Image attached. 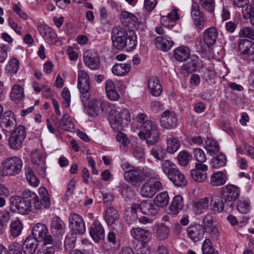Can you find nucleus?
Listing matches in <instances>:
<instances>
[{"label":"nucleus","mask_w":254,"mask_h":254,"mask_svg":"<svg viewBox=\"0 0 254 254\" xmlns=\"http://www.w3.org/2000/svg\"><path fill=\"white\" fill-rule=\"evenodd\" d=\"M39 193L42 202L36 193L30 190H25L22 196H14L10 198V209L12 211L21 214H27L30 212L37 213L43 206L49 208L51 202L48 190L45 188L39 189Z\"/></svg>","instance_id":"obj_1"},{"label":"nucleus","mask_w":254,"mask_h":254,"mask_svg":"<svg viewBox=\"0 0 254 254\" xmlns=\"http://www.w3.org/2000/svg\"><path fill=\"white\" fill-rule=\"evenodd\" d=\"M109 120L112 128L119 131L129 122L130 114L127 109H112L109 112Z\"/></svg>","instance_id":"obj_2"},{"label":"nucleus","mask_w":254,"mask_h":254,"mask_svg":"<svg viewBox=\"0 0 254 254\" xmlns=\"http://www.w3.org/2000/svg\"><path fill=\"white\" fill-rule=\"evenodd\" d=\"M141 139L146 140V143L153 145L159 141V132L156 124L151 120H146L140 127L138 134Z\"/></svg>","instance_id":"obj_3"},{"label":"nucleus","mask_w":254,"mask_h":254,"mask_svg":"<svg viewBox=\"0 0 254 254\" xmlns=\"http://www.w3.org/2000/svg\"><path fill=\"white\" fill-rule=\"evenodd\" d=\"M89 79L90 77L87 71L83 69L78 70L77 87L81 94V100L83 103L87 101L90 97Z\"/></svg>","instance_id":"obj_4"},{"label":"nucleus","mask_w":254,"mask_h":254,"mask_svg":"<svg viewBox=\"0 0 254 254\" xmlns=\"http://www.w3.org/2000/svg\"><path fill=\"white\" fill-rule=\"evenodd\" d=\"M2 165V175L12 176L20 173L22 167V161L17 157H12L4 160Z\"/></svg>","instance_id":"obj_5"},{"label":"nucleus","mask_w":254,"mask_h":254,"mask_svg":"<svg viewBox=\"0 0 254 254\" xmlns=\"http://www.w3.org/2000/svg\"><path fill=\"white\" fill-rule=\"evenodd\" d=\"M26 130L23 126H18L11 132L8 139V144L12 149L18 150L21 146L26 136Z\"/></svg>","instance_id":"obj_6"},{"label":"nucleus","mask_w":254,"mask_h":254,"mask_svg":"<svg viewBox=\"0 0 254 254\" xmlns=\"http://www.w3.org/2000/svg\"><path fill=\"white\" fill-rule=\"evenodd\" d=\"M162 189L163 186L161 182L149 180L145 182L141 187L140 193L143 197L150 198Z\"/></svg>","instance_id":"obj_7"},{"label":"nucleus","mask_w":254,"mask_h":254,"mask_svg":"<svg viewBox=\"0 0 254 254\" xmlns=\"http://www.w3.org/2000/svg\"><path fill=\"white\" fill-rule=\"evenodd\" d=\"M120 215L118 211L109 206L105 212V219L108 225L115 231L121 232L123 229L122 223L120 221Z\"/></svg>","instance_id":"obj_8"},{"label":"nucleus","mask_w":254,"mask_h":254,"mask_svg":"<svg viewBox=\"0 0 254 254\" xmlns=\"http://www.w3.org/2000/svg\"><path fill=\"white\" fill-rule=\"evenodd\" d=\"M128 32H126L123 28L114 27L112 30L111 38L113 46L118 50L124 49V46L127 45L124 41L127 40Z\"/></svg>","instance_id":"obj_9"},{"label":"nucleus","mask_w":254,"mask_h":254,"mask_svg":"<svg viewBox=\"0 0 254 254\" xmlns=\"http://www.w3.org/2000/svg\"><path fill=\"white\" fill-rule=\"evenodd\" d=\"M69 227L72 234H83L85 232V226L82 217L78 214L71 213L68 218Z\"/></svg>","instance_id":"obj_10"},{"label":"nucleus","mask_w":254,"mask_h":254,"mask_svg":"<svg viewBox=\"0 0 254 254\" xmlns=\"http://www.w3.org/2000/svg\"><path fill=\"white\" fill-rule=\"evenodd\" d=\"M240 189L236 186L229 184L221 190V198L225 203L236 201L239 197Z\"/></svg>","instance_id":"obj_11"},{"label":"nucleus","mask_w":254,"mask_h":254,"mask_svg":"<svg viewBox=\"0 0 254 254\" xmlns=\"http://www.w3.org/2000/svg\"><path fill=\"white\" fill-rule=\"evenodd\" d=\"M238 47L243 59L254 62V42L246 39L241 40Z\"/></svg>","instance_id":"obj_12"},{"label":"nucleus","mask_w":254,"mask_h":254,"mask_svg":"<svg viewBox=\"0 0 254 254\" xmlns=\"http://www.w3.org/2000/svg\"><path fill=\"white\" fill-rule=\"evenodd\" d=\"M181 18V13L177 8H174L167 15L162 16L160 22L163 26L171 29L173 27Z\"/></svg>","instance_id":"obj_13"},{"label":"nucleus","mask_w":254,"mask_h":254,"mask_svg":"<svg viewBox=\"0 0 254 254\" xmlns=\"http://www.w3.org/2000/svg\"><path fill=\"white\" fill-rule=\"evenodd\" d=\"M83 62L85 65L91 70L98 69L100 67L99 56L92 50H87L84 53Z\"/></svg>","instance_id":"obj_14"},{"label":"nucleus","mask_w":254,"mask_h":254,"mask_svg":"<svg viewBox=\"0 0 254 254\" xmlns=\"http://www.w3.org/2000/svg\"><path fill=\"white\" fill-rule=\"evenodd\" d=\"M124 178L132 185H135L144 179L142 171L136 167L128 171H126L124 173Z\"/></svg>","instance_id":"obj_15"},{"label":"nucleus","mask_w":254,"mask_h":254,"mask_svg":"<svg viewBox=\"0 0 254 254\" xmlns=\"http://www.w3.org/2000/svg\"><path fill=\"white\" fill-rule=\"evenodd\" d=\"M195 167L191 171V178L196 182H203L207 178L208 166L205 164H195Z\"/></svg>","instance_id":"obj_16"},{"label":"nucleus","mask_w":254,"mask_h":254,"mask_svg":"<svg viewBox=\"0 0 254 254\" xmlns=\"http://www.w3.org/2000/svg\"><path fill=\"white\" fill-rule=\"evenodd\" d=\"M37 29L40 35L48 44H52L57 42V34L49 26L42 24L39 25Z\"/></svg>","instance_id":"obj_17"},{"label":"nucleus","mask_w":254,"mask_h":254,"mask_svg":"<svg viewBox=\"0 0 254 254\" xmlns=\"http://www.w3.org/2000/svg\"><path fill=\"white\" fill-rule=\"evenodd\" d=\"M187 234L191 241L197 242L203 239L204 229L199 224L191 225L188 228Z\"/></svg>","instance_id":"obj_18"},{"label":"nucleus","mask_w":254,"mask_h":254,"mask_svg":"<svg viewBox=\"0 0 254 254\" xmlns=\"http://www.w3.org/2000/svg\"><path fill=\"white\" fill-rule=\"evenodd\" d=\"M177 119L173 113L166 111L163 113L160 120L161 126L165 129H171L176 127Z\"/></svg>","instance_id":"obj_19"},{"label":"nucleus","mask_w":254,"mask_h":254,"mask_svg":"<svg viewBox=\"0 0 254 254\" xmlns=\"http://www.w3.org/2000/svg\"><path fill=\"white\" fill-rule=\"evenodd\" d=\"M90 235L95 242H98L105 238V231L101 222L95 220L90 227Z\"/></svg>","instance_id":"obj_20"},{"label":"nucleus","mask_w":254,"mask_h":254,"mask_svg":"<svg viewBox=\"0 0 254 254\" xmlns=\"http://www.w3.org/2000/svg\"><path fill=\"white\" fill-rule=\"evenodd\" d=\"M50 230L54 235L60 237L65 232V225L59 217L55 216L51 221Z\"/></svg>","instance_id":"obj_21"},{"label":"nucleus","mask_w":254,"mask_h":254,"mask_svg":"<svg viewBox=\"0 0 254 254\" xmlns=\"http://www.w3.org/2000/svg\"><path fill=\"white\" fill-rule=\"evenodd\" d=\"M204 229L209 232L210 237L215 240L218 239L220 235L218 227L213 224V219L210 216H205L203 219Z\"/></svg>","instance_id":"obj_22"},{"label":"nucleus","mask_w":254,"mask_h":254,"mask_svg":"<svg viewBox=\"0 0 254 254\" xmlns=\"http://www.w3.org/2000/svg\"><path fill=\"white\" fill-rule=\"evenodd\" d=\"M121 21L125 26L129 28H135L138 26L137 18L133 14L127 11L121 13Z\"/></svg>","instance_id":"obj_23"},{"label":"nucleus","mask_w":254,"mask_h":254,"mask_svg":"<svg viewBox=\"0 0 254 254\" xmlns=\"http://www.w3.org/2000/svg\"><path fill=\"white\" fill-rule=\"evenodd\" d=\"M209 199L207 197L194 200L192 203V210L195 214L200 215L208 209Z\"/></svg>","instance_id":"obj_24"},{"label":"nucleus","mask_w":254,"mask_h":254,"mask_svg":"<svg viewBox=\"0 0 254 254\" xmlns=\"http://www.w3.org/2000/svg\"><path fill=\"white\" fill-rule=\"evenodd\" d=\"M218 36L217 29L214 27L207 28L203 34V40L205 44L210 47L216 42Z\"/></svg>","instance_id":"obj_25"},{"label":"nucleus","mask_w":254,"mask_h":254,"mask_svg":"<svg viewBox=\"0 0 254 254\" xmlns=\"http://www.w3.org/2000/svg\"><path fill=\"white\" fill-rule=\"evenodd\" d=\"M154 234L157 240L163 241L167 240L170 234V229L163 223H159L155 226Z\"/></svg>","instance_id":"obj_26"},{"label":"nucleus","mask_w":254,"mask_h":254,"mask_svg":"<svg viewBox=\"0 0 254 254\" xmlns=\"http://www.w3.org/2000/svg\"><path fill=\"white\" fill-rule=\"evenodd\" d=\"M130 234L134 239L144 243L148 242L151 238L149 231L138 227L131 230Z\"/></svg>","instance_id":"obj_27"},{"label":"nucleus","mask_w":254,"mask_h":254,"mask_svg":"<svg viewBox=\"0 0 254 254\" xmlns=\"http://www.w3.org/2000/svg\"><path fill=\"white\" fill-rule=\"evenodd\" d=\"M16 125V120L11 112L5 113L0 122L1 128L6 131H10L11 128L14 127Z\"/></svg>","instance_id":"obj_28"},{"label":"nucleus","mask_w":254,"mask_h":254,"mask_svg":"<svg viewBox=\"0 0 254 254\" xmlns=\"http://www.w3.org/2000/svg\"><path fill=\"white\" fill-rule=\"evenodd\" d=\"M148 88L151 94L157 97L161 95L162 87L157 77H150L148 80Z\"/></svg>","instance_id":"obj_29"},{"label":"nucleus","mask_w":254,"mask_h":254,"mask_svg":"<svg viewBox=\"0 0 254 254\" xmlns=\"http://www.w3.org/2000/svg\"><path fill=\"white\" fill-rule=\"evenodd\" d=\"M173 56L179 62H186L190 58V51L187 46H180L174 50Z\"/></svg>","instance_id":"obj_30"},{"label":"nucleus","mask_w":254,"mask_h":254,"mask_svg":"<svg viewBox=\"0 0 254 254\" xmlns=\"http://www.w3.org/2000/svg\"><path fill=\"white\" fill-rule=\"evenodd\" d=\"M48 233V229L47 226L42 223H37L33 228L32 237L36 239V241H42L46 235Z\"/></svg>","instance_id":"obj_31"},{"label":"nucleus","mask_w":254,"mask_h":254,"mask_svg":"<svg viewBox=\"0 0 254 254\" xmlns=\"http://www.w3.org/2000/svg\"><path fill=\"white\" fill-rule=\"evenodd\" d=\"M38 242L31 236L28 237L22 245V250L24 254H34L38 247Z\"/></svg>","instance_id":"obj_32"},{"label":"nucleus","mask_w":254,"mask_h":254,"mask_svg":"<svg viewBox=\"0 0 254 254\" xmlns=\"http://www.w3.org/2000/svg\"><path fill=\"white\" fill-rule=\"evenodd\" d=\"M55 126L58 129L71 131L74 129L73 123L69 119L67 114H64L61 120L55 124Z\"/></svg>","instance_id":"obj_33"},{"label":"nucleus","mask_w":254,"mask_h":254,"mask_svg":"<svg viewBox=\"0 0 254 254\" xmlns=\"http://www.w3.org/2000/svg\"><path fill=\"white\" fill-rule=\"evenodd\" d=\"M227 178L225 173L217 171L213 173L210 178V184L212 187L221 186L227 182Z\"/></svg>","instance_id":"obj_34"},{"label":"nucleus","mask_w":254,"mask_h":254,"mask_svg":"<svg viewBox=\"0 0 254 254\" xmlns=\"http://www.w3.org/2000/svg\"><path fill=\"white\" fill-rule=\"evenodd\" d=\"M155 44L162 51L167 52L172 47L174 42L169 37L158 36L155 38Z\"/></svg>","instance_id":"obj_35"},{"label":"nucleus","mask_w":254,"mask_h":254,"mask_svg":"<svg viewBox=\"0 0 254 254\" xmlns=\"http://www.w3.org/2000/svg\"><path fill=\"white\" fill-rule=\"evenodd\" d=\"M138 208V205L133 204L126 209L125 218L128 224H131L136 221L138 218L137 214V209Z\"/></svg>","instance_id":"obj_36"},{"label":"nucleus","mask_w":254,"mask_h":254,"mask_svg":"<svg viewBox=\"0 0 254 254\" xmlns=\"http://www.w3.org/2000/svg\"><path fill=\"white\" fill-rule=\"evenodd\" d=\"M105 89L107 96L110 100L116 101L120 98V95L116 91L115 85L111 80L106 81Z\"/></svg>","instance_id":"obj_37"},{"label":"nucleus","mask_w":254,"mask_h":254,"mask_svg":"<svg viewBox=\"0 0 254 254\" xmlns=\"http://www.w3.org/2000/svg\"><path fill=\"white\" fill-rule=\"evenodd\" d=\"M131 65L128 63L116 64L112 68L113 73L117 76H125L130 71Z\"/></svg>","instance_id":"obj_38"},{"label":"nucleus","mask_w":254,"mask_h":254,"mask_svg":"<svg viewBox=\"0 0 254 254\" xmlns=\"http://www.w3.org/2000/svg\"><path fill=\"white\" fill-rule=\"evenodd\" d=\"M168 178L176 186L183 187L187 184L184 175L178 169L175 172L172 173Z\"/></svg>","instance_id":"obj_39"},{"label":"nucleus","mask_w":254,"mask_h":254,"mask_svg":"<svg viewBox=\"0 0 254 254\" xmlns=\"http://www.w3.org/2000/svg\"><path fill=\"white\" fill-rule=\"evenodd\" d=\"M106 103L101 99H93L89 103L90 109L96 114H100L103 112L106 107Z\"/></svg>","instance_id":"obj_40"},{"label":"nucleus","mask_w":254,"mask_h":254,"mask_svg":"<svg viewBox=\"0 0 254 254\" xmlns=\"http://www.w3.org/2000/svg\"><path fill=\"white\" fill-rule=\"evenodd\" d=\"M167 151L173 154L176 152L181 145V143L178 137L170 136L167 138Z\"/></svg>","instance_id":"obj_41"},{"label":"nucleus","mask_w":254,"mask_h":254,"mask_svg":"<svg viewBox=\"0 0 254 254\" xmlns=\"http://www.w3.org/2000/svg\"><path fill=\"white\" fill-rule=\"evenodd\" d=\"M184 206L183 198L182 196H175L170 206V210L173 214H178L182 209Z\"/></svg>","instance_id":"obj_42"},{"label":"nucleus","mask_w":254,"mask_h":254,"mask_svg":"<svg viewBox=\"0 0 254 254\" xmlns=\"http://www.w3.org/2000/svg\"><path fill=\"white\" fill-rule=\"evenodd\" d=\"M227 159L225 155L222 153H219L216 156L212 158L211 160V167L213 169H219L226 165Z\"/></svg>","instance_id":"obj_43"},{"label":"nucleus","mask_w":254,"mask_h":254,"mask_svg":"<svg viewBox=\"0 0 254 254\" xmlns=\"http://www.w3.org/2000/svg\"><path fill=\"white\" fill-rule=\"evenodd\" d=\"M225 201L222 198L220 199L218 196L211 195L210 206L212 211L221 212L224 208Z\"/></svg>","instance_id":"obj_44"},{"label":"nucleus","mask_w":254,"mask_h":254,"mask_svg":"<svg viewBox=\"0 0 254 254\" xmlns=\"http://www.w3.org/2000/svg\"><path fill=\"white\" fill-rule=\"evenodd\" d=\"M169 201V196L167 191L158 193L154 199V204L159 207L166 206Z\"/></svg>","instance_id":"obj_45"},{"label":"nucleus","mask_w":254,"mask_h":254,"mask_svg":"<svg viewBox=\"0 0 254 254\" xmlns=\"http://www.w3.org/2000/svg\"><path fill=\"white\" fill-rule=\"evenodd\" d=\"M24 97L23 89L19 85H15L12 88L10 98L16 103H18Z\"/></svg>","instance_id":"obj_46"},{"label":"nucleus","mask_w":254,"mask_h":254,"mask_svg":"<svg viewBox=\"0 0 254 254\" xmlns=\"http://www.w3.org/2000/svg\"><path fill=\"white\" fill-rule=\"evenodd\" d=\"M141 212L146 215H153L157 212V209L149 201H143L138 205Z\"/></svg>","instance_id":"obj_47"},{"label":"nucleus","mask_w":254,"mask_h":254,"mask_svg":"<svg viewBox=\"0 0 254 254\" xmlns=\"http://www.w3.org/2000/svg\"><path fill=\"white\" fill-rule=\"evenodd\" d=\"M127 40L124 41L127 45L124 46L127 51H132L134 49L137 45L136 36L132 30L128 31Z\"/></svg>","instance_id":"obj_48"},{"label":"nucleus","mask_w":254,"mask_h":254,"mask_svg":"<svg viewBox=\"0 0 254 254\" xmlns=\"http://www.w3.org/2000/svg\"><path fill=\"white\" fill-rule=\"evenodd\" d=\"M23 229V225L21 222L18 219L11 221L10 225V233L13 238L19 236Z\"/></svg>","instance_id":"obj_49"},{"label":"nucleus","mask_w":254,"mask_h":254,"mask_svg":"<svg viewBox=\"0 0 254 254\" xmlns=\"http://www.w3.org/2000/svg\"><path fill=\"white\" fill-rule=\"evenodd\" d=\"M190 61L183 66V69L187 73H191L196 70L199 58L195 55L190 57Z\"/></svg>","instance_id":"obj_50"},{"label":"nucleus","mask_w":254,"mask_h":254,"mask_svg":"<svg viewBox=\"0 0 254 254\" xmlns=\"http://www.w3.org/2000/svg\"><path fill=\"white\" fill-rule=\"evenodd\" d=\"M150 154L157 161H161L162 162L166 157V153L165 149L160 146L153 147L150 150Z\"/></svg>","instance_id":"obj_51"},{"label":"nucleus","mask_w":254,"mask_h":254,"mask_svg":"<svg viewBox=\"0 0 254 254\" xmlns=\"http://www.w3.org/2000/svg\"><path fill=\"white\" fill-rule=\"evenodd\" d=\"M204 148L210 155L215 154L219 151V146L213 139L208 138L205 142Z\"/></svg>","instance_id":"obj_52"},{"label":"nucleus","mask_w":254,"mask_h":254,"mask_svg":"<svg viewBox=\"0 0 254 254\" xmlns=\"http://www.w3.org/2000/svg\"><path fill=\"white\" fill-rule=\"evenodd\" d=\"M162 169L168 177L172 173L175 172L178 169L176 165L169 160H164L161 162Z\"/></svg>","instance_id":"obj_53"},{"label":"nucleus","mask_w":254,"mask_h":254,"mask_svg":"<svg viewBox=\"0 0 254 254\" xmlns=\"http://www.w3.org/2000/svg\"><path fill=\"white\" fill-rule=\"evenodd\" d=\"M19 63L15 58L9 60L5 66V71L7 73L12 75L16 73L18 70Z\"/></svg>","instance_id":"obj_54"},{"label":"nucleus","mask_w":254,"mask_h":254,"mask_svg":"<svg viewBox=\"0 0 254 254\" xmlns=\"http://www.w3.org/2000/svg\"><path fill=\"white\" fill-rule=\"evenodd\" d=\"M61 242L55 243L54 245L48 246L46 249L39 250L37 254H55L61 250Z\"/></svg>","instance_id":"obj_55"},{"label":"nucleus","mask_w":254,"mask_h":254,"mask_svg":"<svg viewBox=\"0 0 254 254\" xmlns=\"http://www.w3.org/2000/svg\"><path fill=\"white\" fill-rule=\"evenodd\" d=\"M193 157L197 161L195 164H204L206 161V156L204 151L200 148H196L193 150Z\"/></svg>","instance_id":"obj_56"},{"label":"nucleus","mask_w":254,"mask_h":254,"mask_svg":"<svg viewBox=\"0 0 254 254\" xmlns=\"http://www.w3.org/2000/svg\"><path fill=\"white\" fill-rule=\"evenodd\" d=\"M241 38H249L254 41V29L251 27L242 28L239 33Z\"/></svg>","instance_id":"obj_57"},{"label":"nucleus","mask_w":254,"mask_h":254,"mask_svg":"<svg viewBox=\"0 0 254 254\" xmlns=\"http://www.w3.org/2000/svg\"><path fill=\"white\" fill-rule=\"evenodd\" d=\"M202 254H218V252L215 251L212 246L211 241L208 239H205L202 246Z\"/></svg>","instance_id":"obj_58"},{"label":"nucleus","mask_w":254,"mask_h":254,"mask_svg":"<svg viewBox=\"0 0 254 254\" xmlns=\"http://www.w3.org/2000/svg\"><path fill=\"white\" fill-rule=\"evenodd\" d=\"M200 5L208 12L212 13L215 9L214 0H199Z\"/></svg>","instance_id":"obj_59"},{"label":"nucleus","mask_w":254,"mask_h":254,"mask_svg":"<svg viewBox=\"0 0 254 254\" xmlns=\"http://www.w3.org/2000/svg\"><path fill=\"white\" fill-rule=\"evenodd\" d=\"M31 159L33 163L37 165H43L45 161L44 157L37 150L31 153Z\"/></svg>","instance_id":"obj_60"},{"label":"nucleus","mask_w":254,"mask_h":254,"mask_svg":"<svg viewBox=\"0 0 254 254\" xmlns=\"http://www.w3.org/2000/svg\"><path fill=\"white\" fill-rule=\"evenodd\" d=\"M76 183V181L75 179L72 178L69 181L64 196V199L65 200L67 201L69 198L72 196L75 189Z\"/></svg>","instance_id":"obj_61"},{"label":"nucleus","mask_w":254,"mask_h":254,"mask_svg":"<svg viewBox=\"0 0 254 254\" xmlns=\"http://www.w3.org/2000/svg\"><path fill=\"white\" fill-rule=\"evenodd\" d=\"M177 159L179 163L181 166H186L189 164L190 155L188 152L182 151L179 153Z\"/></svg>","instance_id":"obj_62"},{"label":"nucleus","mask_w":254,"mask_h":254,"mask_svg":"<svg viewBox=\"0 0 254 254\" xmlns=\"http://www.w3.org/2000/svg\"><path fill=\"white\" fill-rule=\"evenodd\" d=\"M192 19L193 23L196 27L197 31H201L204 27L206 19L204 16V14L195 17Z\"/></svg>","instance_id":"obj_63"},{"label":"nucleus","mask_w":254,"mask_h":254,"mask_svg":"<svg viewBox=\"0 0 254 254\" xmlns=\"http://www.w3.org/2000/svg\"><path fill=\"white\" fill-rule=\"evenodd\" d=\"M26 179L29 183L34 187H37L39 185V181L37 177L34 175L31 170L28 169L26 172Z\"/></svg>","instance_id":"obj_64"}]
</instances>
